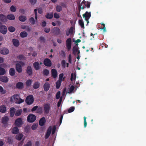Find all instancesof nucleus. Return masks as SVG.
<instances>
[{
    "instance_id": "f257e3e1",
    "label": "nucleus",
    "mask_w": 146,
    "mask_h": 146,
    "mask_svg": "<svg viewBox=\"0 0 146 146\" xmlns=\"http://www.w3.org/2000/svg\"><path fill=\"white\" fill-rule=\"evenodd\" d=\"M44 113L45 114H48L50 110V105L49 103H45L43 106Z\"/></svg>"
},
{
    "instance_id": "f03ea898",
    "label": "nucleus",
    "mask_w": 146,
    "mask_h": 146,
    "mask_svg": "<svg viewBox=\"0 0 146 146\" xmlns=\"http://www.w3.org/2000/svg\"><path fill=\"white\" fill-rule=\"evenodd\" d=\"M34 99L33 95H29L28 96L25 100V102L28 105L32 104L33 102Z\"/></svg>"
},
{
    "instance_id": "7ed1b4c3",
    "label": "nucleus",
    "mask_w": 146,
    "mask_h": 146,
    "mask_svg": "<svg viewBox=\"0 0 146 146\" xmlns=\"http://www.w3.org/2000/svg\"><path fill=\"white\" fill-rule=\"evenodd\" d=\"M36 119V117L33 114H30L27 117V120L29 123L34 122Z\"/></svg>"
},
{
    "instance_id": "20e7f679",
    "label": "nucleus",
    "mask_w": 146,
    "mask_h": 146,
    "mask_svg": "<svg viewBox=\"0 0 146 146\" xmlns=\"http://www.w3.org/2000/svg\"><path fill=\"white\" fill-rule=\"evenodd\" d=\"M23 124L22 118H17L15 120L14 123V124L16 126L19 127H21Z\"/></svg>"
},
{
    "instance_id": "39448f33",
    "label": "nucleus",
    "mask_w": 146,
    "mask_h": 146,
    "mask_svg": "<svg viewBox=\"0 0 146 146\" xmlns=\"http://www.w3.org/2000/svg\"><path fill=\"white\" fill-rule=\"evenodd\" d=\"M72 45V40L70 38H68L66 41V45L68 50H70L71 48Z\"/></svg>"
},
{
    "instance_id": "423d86ee",
    "label": "nucleus",
    "mask_w": 146,
    "mask_h": 146,
    "mask_svg": "<svg viewBox=\"0 0 146 146\" xmlns=\"http://www.w3.org/2000/svg\"><path fill=\"white\" fill-rule=\"evenodd\" d=\"M26 73L29 76H31L33 73L32 67L31 66H28L26 69Z\"/></svg>"
},
{
    "instance_id": "0eeeda50",
    "label": "nucleus",
    "mask_w": 146,
    "mask_h": 146,
    "mask_svg": "<svg viewBox=\"0 0 146 146\" xmlns=\"http://www.w3.org/2000/svg\"><path fill=\"white\" fill-rule=\"evenodd\" d=\"M7 29L6 27L4 25H1L0 26V32L3 34H5L7 33Z\"/></svg>"
},
{
    "instance_id": "6e6552de",
    "label": "nucleus",
    "mask_w": 146,
    "mask_h": 146,
    "mask_svg": "<svg viewBox=\"0 0 146 146\" xmlns=\"http://www.w3.org/2000/svg\"><path fill=\"white\" fill-rule=\"evenodd\" d=\"M44 64L46 66L50 67L52 65V62L50 59L46 58L44 59L43 62Z\"/></svg>"
},
{
    "instance_id": "1a4fd4ad",
    "label": "nucleus",
    "mask_w": 146,
    "mask_h": 146,
    "mask_svg": "<svg viewBox=\"0 0 146 146\" xmlns=\"http://www.w3.org/2000/svg\"><path fill=\"white\" fill-rule=\"evenodd\" d=\"M16 69L19 73H21L23 71L22 66L20 64L17 63L16 65Z\"/></svg>"
},
{
    "instance_id": "9d476101",
    "label": "nucleus",
    "mask_w": 146,
    "mask_h": 146,
    "mask_svg": "<svg viewBox=\"0 0 146 146\" xmlns=\"http://www.w3.org/2000/svg\"><path fill=\"white\" fill-rule=\"evenodd\" d=\"M34 68L36 70H40L41 68L39 63L38 62H36L34 63L33 64Z\"/></svg>"
},
{
    "instance_id": "9b49d317",
    "label": "nucleus",
    "mask_w": 146,
    "mask_h": 146,
    "mask_svg": "<svg viewBox=\"0 0 146 146\" xmlns=\"http://www.w3.org/2000/svg\"><path fill=\"white\" fill-rule=\"evenodd\" d=\"M24 87V84L21 82H19L17 83L16 85V88L18 89L21 90Z\"/></svg>"
},
{
    "instance_id": "f8f14e48",
    "label": "nucleus",
    "mask_w": 146,
    "mask_h": 146,
    "mask_svg": "<svg viewBox=\"0 0 146 146\" xmlns=\"http://www.w3.org/2000/svg\"><path fill=\"white\" fill-rule=\"evenodd\" d=\"M9 78L5 76H0V81L4 83L8 82Z\"/></svg>"
},
{
    "instance_id": "ddd939ff",
    "label": "nucleus",
    "mask_w": 146,
    "mask_h": 146,
    "mask_svg": "<svg viewBox=\"0 0 146 146\" xmlns=\"http://www.w3.org/2000/svg\"><path fill=\"white\" fill-rule=\"evenodd\" d=\"M57 72L56 69H52L51 70V75L53 78H56L57 76Z\"/></svg>"
},
{
    "instance_id": "4468645a",
    "label": "nucleus",
    "mask_w": 146,
    "mask_h": 146,
    "mask_svg": "<svg viewBox=\"0 0 146 146\" xmlns=\"http://www.w3.org/2000/svg\"><path fill=\"white\" fill-rule=\"evenodd\" d=\"M53 32L56 35H59L60 34V29L57 27H54L52 29Z\"/></svg>"
},
{
    "instance_id": "2eb2a0df",
    "label": "nucleus",
    "mask_w": 146,
    "mask_h": 146,
    "mask_svg": "<svg viewBox=\"0 0 146 146\" xmlns=\"http://www.w3.org/2000/svg\"><path fill=\"white\" fill-rule=\"evenodd\" d=\"M50 88V84L48 82H45L43 86L44 90L46 92L47 91L49 90Z\"/></svg>"
},
{
    "instance_id": "dca6fc26",
    "label": "nucleus",
    "mask_w": 146,
    "mask_h": 146,
    "mask_svg": "<svg viewBox=\"0 0 146 146\" xmlns=\"http://www.w3.org/2000/svg\"><path fill=\"white\" fill-rule=\"evenodd\" d=\"M20 98L19 95L16 94L14 95L11 98V101L13 102L16 100H18Z\"/></svg>"
},
{
    "instance_id": "f3484780",
    "label": "nucleus",
    "mask_w": 146,
    "mask_h": 146,
    "mask_svg": "<svg viewBox=\"0 0 146 146\" xmlns=\"http://www.w3.org/2000/svg\"><path fill=\"white\" fill-rule=\"evenodd\" d=\"M82 16L85 19H86V18L89 19L91 16V12L86 11L85 13L83 14Z\"/></svg>"
},
{
    "instance_id": "a211bd4d",
    "label": "nucleus",
    "mask_w": 146,
    "mask_h": 146,
    "mask_svg": "<svg viewBox=\"0 0 146 146\" xmlns=\"http://www.w3.org/2000/svg\"><path fill=\"white\" fill-rule=\"evenodd\" d=\"M12 42L13 45L17 47L19 46V41L18 39L15 38L13 39H12Z\"/></svg>"
},
{
    "instance_id": "6ab92c4d",
    "label": "nucleus",
    "mask_w": 146,
    "mask_h": 146,
    "mask_svg": "<svg viewBox=\"0 0 146 146\" xmlns=\"http://www.w3.org/2000/svg\"><path fill=\"white\" fill-rule=\"evenodd\" d=\"M17 127L16 126L13 128L11 131L12 133L14 134H16L18 133L19 130Z\"/></svg>"
},
{
    "instance_id": "aec40b11",
    "label": "nucleus",
    "mask_w": 146,
    "mask_h": 146,
    "mask_svg": "<svg viewBox=\"0 0 146 146\" xmlns=\"http://www.w3.org/2000/svg\"><path fill=\"white\" fill-rule=\"evenodd\" d=\"M7 20V18L5 15L2 14H0V20L1 21L5 22Z\"/></svg>"
},
{
    "instance_id": "412c9836",
    "label": "nucleus",
    "mask_w": 146,
    "mask_h": 146,
    "mask_svg": "<svg viewBox=\"0 0 146 146\" xmlns=\"http://www.w3.org/2000/svg\"><path fill=\"white\" fill-rule=\"evenodd\" d=\"M46 122L45 118L44 117L41 118L39 122V125L41 126H43Z\"/></svg>"
},
{
    "instance_id": "4be33fe9",
    "label": "nucleus",
    "mask_w": 146,
    "mask_h": 146,
    "mask_svg": "<svg viewBox=\"0 0 146 146\" xmlns=\"http://www.w3.org/2000/svg\"><path fill=\"white\" fill-rule=\"evenodd\" d=\"M0 53L2 54H7L9 53V50L7 48H3L1 50Z\"/></svg>"
},
{
    "instance_id": "5701e85b",
    "label": "nucleus",
    "mask_w": 146,
    "mask_h": 146,
    "mask_svg": "<svg viewBox=\"0 0 146 146\" xmlns=\"http://www.w3.org/2000/svg\"><path fill=\"white\" fill-rule=\"evenodd\" d=\"M15 109L14 108H10V115L11 117H13L15 114Z\"/></svg>"
},
{
    "instance_id": "b1692460",
    "label": "nucleus",
    "mask_w": 146,
    "mask_h": 146,
    "mask_svg": "<svg viewBox=\"0 0 146 146\" xmlns=\"http://www.w3.org/2000/svg\"><path fill=\"white\" fill-rule=\"evenodd\" d=\"M9 120V118L7 116H5L2 117V123L4 124L7 123Z\"/></svg>"
},
{
    "instance_id": "393cba45",
    "label": "nucleus",
    "mask_w": 146,
    "mask_h": 146,
    "mask_svg": "<svg viewBox=\"0 0 146 146\" xmlns=\"http://www.w3.org/2000/svg\"><path fill=\"white\" fill-rule=\"evenodd\" d=\"M53 16V13H47L45 15L46 17L48 19H51Z\"/></svg>"
},
{
    "instance_id": "a878e982",
    "label": "nucleus",
    "mask_w": 146,
    "mask_h": 146,
    "mask_svg": "<svg viewBox=\"0 0 146 146\" xmlns=\"http://www.w3.org/2000/svg\"><path fill=\"white\" fill-rule=\"evenodd\" d=\"M17 58L18 60H25L26 59V58L22 54H20L17 56Z\"/></svg>"
},
{
    "instance_id": "bb28decb",
    "label": "nucleus",
    "mask_w": 146,
    "mask_h": 146,
    "mask_svg": "<svg viewBox=\"0 0 146 146\" xmlns=\"http://www.w3.org/2000/svg\"><path fill=\"white\" fill-rule=\"evenodd\" d=\"M10 75L11 76H14L15 73V69L13 68H10L9 70Z\"/></svg>"
},
{
    "instance_id": "cd10ccee",
    "label": "nucleus",
    "mask_w": 146,
    "mask_h": 146,
    "mask_svg": "<svg viewBox=\"0 0 146 146\" xmlns=\"http://www.w3.org/2000/svg\"><path fill=\"white\" fill-rule=\"evenodd\" d=\"M6 111V108L5 106H1L0 107V112L5 113Z\"/></svg>"
},
{
    "instance_id": "c85d7f7f",
    "label": "nucleus",
    "mask_w": 146,
    "mask_h": 146,
    "mask_svg": "<svg viewBox=\"0 0 146 146\" xmlns=\"http://www.w3.org/2000/svg\"><path fill=\"white\" fill-rule=\"evenodd\" d=\"M23 137V135L22 133H20L19 134L16 135V139L18 140H21Z\"/></svg>"
},
{
    "instance_id": "c756f323",
    "label": "nucleus",
    "mask_w": 146,
    "mask_h": 146,
    "mask_svg": "<svg viewBox=\"0 0 146 146\" xmlns=\"http://www.w3.org/2000/svg\"><path fill=\"white\" fill-rule=\"evenodd\" d=\"M32 82L33 80L31 79H29L27 80L25 83L26 86L28 87L31 86Z\"/></svg>"
},
{
    "instance_id": "7c9ffc66",
    "label": "nucleus",
    "mask_w": 146,
    "mask_h": 146,
    "mask_svg": "<svg viewBox=\"0 0 146 146\" xmlns=\"http://www.w3.org/2000/svg\"><path fill=\"white\" fill-rule=\"evenodd\" d=\"M19 19L20 21L24 22L26 20L27 18L25 16L21 15L19 17Z\"/></svg>"
},
{
    "instance_id": "2f4dec72",
    "label": "nucleus",
    "mask_w": 146,
    "mask_h": 146,
    "mask_svg": "<svg viewBox=\"0 0 146 146\" xmlns=\"http://www.w3.org/2000/svg\"><path fill=\"white\" fill-rule=\"evenodd\" d=\"M40 83L38 82L34 83L33 84V88L35 89H36L39 88L40 86Z\"/></svg>"
},
{
    "instance_id": "473e14b6",
    "label": "nucleus",
    "mask_w": 146,
    "mask_h": 146,
    "mask_svg": "<svg viewBox=\"0 0 146 146\" xmlns=\"http://www.w3.org/2000/svg\"><path fill=\"white\" fill-rule=\"evenodd\" d=\"M28 35L27 33L25 31L22 32L20 34V36L21 37L24 38L26 37Z\"/></svg>"
},
{
    "instance_id": "72a5a7b5",
    "label": "nucleus",
    "mask_w": 146,
    "mask_h": 146,
    "mask_svg": "<svg viewBox=\"0 0 146 146\" xmlns=\"http://www.w3.org/2000/svg\"><path fill=\"white\" fill-rule=\"evenodd\" d=\"M78 23L81 27L84 29V26L83 21L82 19H80L78 21Z\"/></svg>"
},
{
    "instance_id": "f704fd0d",
    "label": "nucleus",
    "mask_w": 146,
    "mask_h": 146,
    "mask_svg": "<svg viewBox=\"0 0 146 146\" xmlns=\"http://www.w3.org/2000/svg\"><path fill=\"white\" fill-rule=\"evenodd\" d=\"M7 19L10 20H14L15 19V17L13 14L9 15L7 16Z\"/></svg>"
},
{
    "instance_id": "c9c22d12",
    "label": "nucleus",
    "mask_w": 146,
    "mask_h": 146,
    "mask_svg": "<svg viewBox=\"0 0 146 146\" xmlns=\"http://www.w3.org/2000/svg\"><path fill=\"white\" fill-rule=\"evenodd\" d=\"M86 1L84 0L81 3L80 6L82 9H83L86 7Z\"/></svg>"
},
{
    "instance_id": "e433bc0d",
    "label": "nucleus",
    "mask_w": 146,
    "mask_h": 146,
    "mask_svg": "<svg viewBox=\"0 0 146 146\" xmlns=\"http://www.w3.org/2000/svg\"><path fill=\"white\" fill-rule=\"evenodd\" d=\"M72 50L73 52L74 55H75L79 50L78 48L75 46L73 47Z\"/></svg>"
},
{
    "instance_id": "4c0bfd02",
    "label": "nucleus",
    "mask_w": 146,
    "mask_h": 146,
    "mask_svg": "<svg viewBox=\"0 0 146 146\" xmlns=\"http://www.w3.org/2000/svg\"><path fill=\"white\" fill-rule=\"evenodd\" d=\"M62 81L58 80L56 82V87L57 89L59 88L61 85V83Z\"/></svg>"
},
{
    "instance_id": "58836bf2",
    "label": "nucleus",
    "mask_w": 146,
    "mask_h": 146,
    "mask_svg": "<svg viewBox=\"0 0 146 146\" xmlns=\"http://www.w3.org/2000/svg\"><path fill=\"white\" fill-rule=\"evenodd\" d=\"M5 72V70L4 68L0 67V75H4Z\"/></svg>"
},
{
    "instance_id": "ea45409f",
    "label": "nucleus",
    "mask_w": 146,
    "mask_h": 146,
    "mask_svg": "<svg viewBox=\"0 0 146 146\" xmlns=\"http://www.w3.org/2000/svg\"><path fill=\"white\" fill-rule=\"evenodd\" d=\"M8 30L11 32H13L15 31V29L13 26H10L8 28Z\"/></svg>"
},
{
    "instance_id": "a19ab883",
    "label": "nucleus",
    "mask_w": 146,
    "mask_h": 146,
    "mask_svg": "<svg viewBox=\"0 0 146 146\" xmlns=\"http://www.w3.org/2000/svg\"><path fill=\"white\" fill-rule=\"evenodd\" d=\"M0 92L3 94H5L6 92V91L4 90L3 88L1 86H0Z\"/></svg>"
},
{
    "instance_id": "79ce46f5",
    "label": "nucleus",
    "mask_w": 146,
    "mask_h": 146,
    "mask_svg": "<svg viewBox=\"0 0 146 146\" xmlns=\"http://www.w3.org/2000/svg\"><path fill=\"white\" fill-rule=\"evenodd\" d=\"M37 127L38 124L37 123H34L31 126L32 129L33 130H35L37 129Z\"/></svg>"
},
{
    "instance_id": "37998d69",
    "label": "nucleus",
    "mask_w": 146,
    "mask_h": 146,
    "mask_svg": "<svg viewBox=\"0 0 146 146\" xmlns=\"http://www.w3.org/2000/svg\"><path fill=\"white\" fill-rule=\"evenodd\" d=\"M21 110H17L15 113V115L17 116H19L21 115Z\"/></svg>"
},
{
    "instance_id": "c03bdc74",
    "label": "nucleus",
    "mask_w": 146,
    "mask_h": 146,
    "mask_svg": "<svg viewBox=\"0 0 146 146\" xmlns=\"http://www.w3.org/2000/svg\"><path fill=\"white\" fill-rule=\"evenodd\" d=\"M43 74L44 75L47 76L49 74V71L47 69H45L43 71Z\"/></svg>"
},
{
    "instance_id": "a18cd8bd",
    "label": "nucleus",
    "mask_w": 146,
    "mask_h": 146,
    "mask_svg": "<svg viewBox=\"0 0 146 146\" xmlns=\"http://www.w3.org/2000/svg\"><path fill=\"white\" fill-rule=\"evenodd\" d=\"M74 87L73 86H71L69 88V91L68 92V93H70L72 92L74 90Z\"/></svg>"
},
{
    "instance_id": "49530a36",
    "label": "nucleus",
    "mask_w": 146,
    "mask_h": 146,
    "mask_svg": "<svg viewBox=\"0 0 146 146\" xmlns=\"http://www.w3.org/2000/svg\"><path fill=\"white\" fill-rule=\"evenodd\" d=\"M66 54L65 52L63 50H61L60 52V56L63 57L64 58Z\"/></svg>"
},
{
    "instance_id": "de8ad7c7",
    "label": "nucleus",
    "mask_w": 146,
    "mask_h": 146,
    "mask_svg": "<svg viewBox=\"0 0 146 146\" xmlns=\"http://www.w3.org/2000/svg\"><path fill=\"white\" fill-rule=\"evenodd\" d=\"M29 21L31 23L32 25H34L35 24V21L34 18L33 17L30 18L29 19Z\"/></svg>"
},
{
    "instance_id": "09e8293b",
    "label": "nucleus",
    "mask_w": 146,
    "mask_h": 146,
    "mask_svg": "<svg viewBox=\"0 0 146 146\" xmlns=\"http://www.w3.org/2000/svg\"><path fill=\"white\" fill-rule=\"evenodd\" d=\"M56 10L57 12H60L62 10V7L60 5H57L56 7Z\"/></svg>"
},
{
    "instance_id": "8fccbe9b",
    "label": "nucleus",
    "mask_w": 146,
    "mask_h": 146,
    "mask_svg": "<svg viewBox=\"0 0 146 146\" xmlns=\"http://www.w3.org/2000/svg\"><path fill=\"white\" fill-rule=\"evenodd\" d=\"M7 143L9 144H11L13 143V140L11 137H8L7 139Z\"/></svg>"
},
{
    "instance_id": "3c124183",
    "label": "nucleus",
    "mask_w": 146,
    "mask_h": 146,
    "mask_svg": "<svg viewBox=\"0 0 146 146\" xmlns=\"http://www.w3.org/2000/svg\"><path fill=\"white\" fill-rule=\"evenodd\" d=\"M16 102V103L19 104H20L24 102V100L21 99V98H19V100H18Z\"/></svg>"
},
{
    "instance_id": "603ef678",
    "label": "nucleus",
    "mask_w": 146,
    "mask_h": 146,
    "mask_svg": "<svg viewBox=\"0 0 146 146\" xmlns=\"http://www.w3.org/2000/svg\"><path fill=\"white\" fill-rule=\"evenodd\" d=\"M62 97H61L60 98V99L57 103V106L59 107L61 104L62 101Z\"/></svg>"
},
{
    "instance_id": "864d4df0",
    "label": "nucleus",
    "mask_w": 146,
    "mask_h": 146,
    "mask_svg": "<svg viewBox=\"0 0 146 146\" xmlns=\"http://www.w3.org/2000/svg\"><path fill=\"white\" fill-rule=\"evenodd\" d=\"M10 10L12 12H15L16 11V9L15 7L13 5H12L10 7Z\"/></svg>"
},
{
    "instance_id": "5fc2aeb1",
    "label": "nucleus",
    "mask_w": 146,
    "mask_h": 146,
    "mask_svg": "<svg viewBox=\"0 0 146 146\" xmlns=\"http://www.w3.org/2000/svg\"><path fill=\"white\" fill-rule=\"evenodd\" d=\"M76 75H73V73H72L71 74V78H70V80L71 81H72L73 80V79L74 80L76 78Z\"/></svg>"
},
{
    "instance_id": "6e6d98bb",
    "label": "nucleus",
    "mask_w": 146,
    "mask_h": 146,
    "mask_svg": "<svg viewBox=\"0 0 146 146\" xmlns=\"http://www.w3.org/2000/svg\"><path fill=\"white\" fill-rule=\"evenodd\" d=\"M75 108L74 107H71L68 110V112L69 113H71L74 110Z\"/></svg>"
},
{
    "instance_id": "4d7b16f0",
    "label": "nucleus",
    "mask_w": 146,
    "mask_h": 146,
    "mask_svg": "<svg viewBox=\"0 0 146 146\" xmlns=\"http://www.w3.org/2000/svg\"><path fill=\"white\" fill-rule=\"evenodd\" d=\"M37 0H29V2L32 5H34L36 3Z\"/></svg>"
},
{
    "instance_id": "13d9d810",
    "label": "nucleus",
    "mask_w": 146,
    "mask_h": 146,
    "mask_svg": "<svg viewBox=\"0 0 146 146\" xmlns=\"http://www.w3.org/2000/svg\"><path fill=\"white\" fill-rule=\"evenodd\" d=\"M32 143L31 141H29L24 146H32Z\"/></svg>"
},
{
    "instance_id": "bf43d9fd",
    "label": "nucleus",
    "mask_w": 146,
    "mask_h": 146,
    "mask_svg": "<svg viewBox=\"0 0 146 146\" xmlns=\"http://www.w3.org/2000/svg\"><path fill=\"white\" fill-rule=\"evenodd\" d=\"M64 76V74L63 73H61L60 74L59 76V80L60 81H62V78Z\"/></svg>"
},
{
    "instance_id": "052dcab7",
    "label": "nucleus",
    "mask_w": 146,
    "mask_h": 146,
    "mask_svg": "<svg viewBox=\"0 0 146 146\" xmlns=\"http://www.w3.org/2000/svg\"><path fill=\"white\" fill-rule=\"evenodd\" d=\"M60 91H58L56 94V98L57 99H58L60 97Z\"/></svg>"
},
{
    "instance_id": "680f3d73",
    "label": "nucleus",
    "mask_w": 146,
    "mask_h": 146,
    "mask_svg": "<svg viewBox=\"0 0 146 146\" xmlns=\"http://www.w3.org/2000/svg\"><path fill=\"white\" fill-rule=\"evenodd\" d=\"M38 10V9H35L34 10V12L35 13V19L36 20L37 19V11Z\"/></svg>"
},
{
    "instance_id": "e2e57ef3",
    "label": "nucleus",
    "mask_w": 146,
    "mask_h": 146,
    "mask_svg": "<svg viewBox=\"0 0 146 146\" xmlns=\"http://www.w3.org/2000/svg\"><path fill=\"white\" fill-rule=\"evenodd\" d=\"M66 61L65 60H63L61 62V64L62 67L65 68L66 67Z\"/></svg>"
},
{
    "instance_id": "0e129e2a",
    "label": "nucleus",
    "mask_w": 146,
    "mask_h": 146,
    "mask_svg": "<svg viewBox=\"0 0 146 146\" xmlns=\"http://www.w3.org/2000/svg\"><path fill=\"white\" fill-rule=\"evenodd\" d=\"M40 40L42 42H44L45 41V39L43 36H40L39 38Z\"/></svg>"
},
{
    "instance_id": "69168bd1",
    "label": "nucleus",
    "mask_w": 146,
    "mask_h": 146,
    "mask_svg": "<svg viewBox=\"0 0 146 146\" xmlns=\"http://www.w3.org/2000/svg\"><path fill=\"white\" fill-rule=\"evenodd\" d=\"M32 28L31 27H30L29 26H27L25 29V30L27 32H30Z\"/></svg>"
},
{
    "instance_id": "338daca9",
    "label": "nucleus",
    "mask_w": 146,
    "mask_h": 146,
    "mask_svg": "<svg viewBox=\"0 0 146 146\" xmlns=\"http://www.w3.org/2000/svg\"><path fill=\"white\" fill-rule=\"evenodd\" d=\"M50 31V29L48 28H44V31L47 33H49Z\"/></svg>"
},
{
    "instance_id": "774afa93",
    "label": "nucleus",
    "mask_w": 146,
    "mask_h": 146,
    "mask_svg": "<svg viewBox=\"0 0 146 146\" xmlns=\"http://www.w3.org/2000/svg\"><path fill=\"white\" fill-rule=\"evenodd\" d=\"M54 17L56 19H58L60 17V16L58 14L55 13L54 14Z\"/></svg>"
}]
</instances>
